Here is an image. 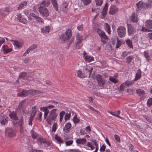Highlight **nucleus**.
Instances as JSON below:
<instances>
[{
	"label": "nucleus",
	"instance_id": "obj_1",
	"mask_svg": "<svg viewBox=\"0 0 152 152\" xmlns=\"http://www.w3.org/2000/svg\"><path fill=\"white\" fill-rule=\"evenodd\" d=\"M57 110L53 109L50 111L49 114L46 118V121L49 124H51L53 121H56L58 116Z\"/></svg>",
	"mask_w": 152,
	"mask_h": 152
},
{
	"label": "nucleus",
	"instance_id": "obj_2",
	"mask_svg": "<svg viewBox=\"0 0 152 152\" xmlns=\"http://www.w3.org/2000/svg\"><path fill=\"white\" fill-rule=\"evenodd\" d=\"M46 7L40 6L38 8L39 11L41 15L45 18L49 15V10Z\"/></svg>",
	"mask_w": 152,
	"mask_h": 152
},
{
	"label": "nucleus",
	"instance_id": "obj_3",
	"mask_svg": "<svg viewBox=\"0 0 152 152\" xmlns=\"http://www.w3.org/2000/svg\"><path fill=\"white\" fill-rule=\"evenodd\" d=\"M5 133L10 137H14L16 135L15 130L12 127H8L5 129Z\"/></svg>",
	"mask_w": 152,
	"mask_h": 152
},
{
	"label": "nucleus",
	"instance_id": "obj_4",
	"mask_svg": "<svg viewBox=\"0 0 152 152\" xmlns=\"http://www.w3.org/2000/svg\"><path fill=\"white\" fill-rule=\"evenodd\" d=\"M117 32L118 36L120 38L124 37L126 34V28L122 26H120L117 29Z\"/></svg>",
	"mask_w": 152,
	"mask_h": 152
},
{
	"label": "nucleus",
	"instance_id": "obj_5",
	"mask_svg": "<svg viewBox=\"0 0 152 152\" xmlns=\"http://www.w3.org/2000/svg\"><path fill=\"white\" fill-rule=\"evenodd\" d=\"M72 33L70 29H67L66 32L63 34L60 37V38L62 41H66L68 39L71 37Z\"/></svg>",
	"mask_w": 152,
	"mask_h": 152
},
{
	"label": "nucleus",
	"instance_id": "obj_6",
	"mask_svg": "<svg viewBox=\"0 0 152 152\" xmlns=\"http://www.w3.org/2000/svg\"><path fill=\"white\" fill-rule=\"evenodd\" d=\"M96 32L101 38V41L104 43L105 42L104 40H103V39L106 40H108V37L105 34L104 32L99 28H98L97 29Z\"/></svg>",
	"mask_w": 152,
	"mask_h": 152
},
{
	"label": "nucleus",
	"instance_id": "obj_7",
	"mask_svg": "<svg viewBox=\"0 0 152 152\" xmlns=\"http://www.w3.org/2000/svg\"><path fill=\"white\" fill-rule=\"evenodd\" d=\"M96 78L99 86L103 87L105 84V82L102 76L98 74L96 76Z\"/></svg>",
	"mask_w": 152,
	"mask_h": 152
},
{
	"label": "nucleus",
	"instance_id": "obj_8",
	"mask_svg": "<svg viewBox=\"0 0 152 152\" xmlns=\"http://www.w3.org/2000/svg\"><path fill=\"white\" fill-rule=\"evenodd\" d=\"M137 7L139 10L145 9L149 7H151V5L149 4L144 3L140 1H139L136 4Z\"/></svg>",
	"mask_w": 152,
	"mask_h": 152
},
{
	"label": "nucleus",
	"instance_id": "obj_9",
	"mask_svg": "<svg viewBox=\"0 0 152 152\" xmlns=\"http://www.w3.org/2000/svg\"><path fill=\"white\" fill-rule=\"evenodd\" d=\"M91 141L93 143L92 145H91V142H88L86 145L89 147L91 150H93L95 148V147L93 146V145H94L96 146V149L95 151L93 152H97L98 148V144L96 143V141L95 140H91Z\"/></svg>",
	"mask_w": 152,
	"mask_h": 152
},
{
	"label": "nucleus",
	"instance_id": "obj_10",
	"mask_svg": "<svg viewBox=\"0 0 152 152\" xmlns=\"http://www.w3.org/2000/svg\"><path fill=\"white\" fill-rule=\"evenodd\" d=\"M127 25V26L128 35L129 36H131L135 31V30L134 27L131 24L128 23Z\"/></svg>",
	"mask_w": 152,
	"mask_h": 152
},
{
	"label": "nucleus",
	"instance_id": "obj_11",
	"mask_svg": "<svg viewBox=\"0 0 152 152\" xmlns=\"http://www.w3.org/2000/svg\"><path fill=\"white\" fill-rule=\"evenodd\" d=\"M84 58L86 62H90L94 60V58L92 56H91L87 54L86 53L84 52L83 53Z\"/></svg>",
	"mask_w": 152,
	"mask_h": 152
},
{
	"label": "nucleus",
	"instance_id": "obj_12",
	"mask_svg": "<svg viewBox=\"0 0 152 152\" xmlns=\"http://www.w3.org/2000/svg\"><path fill=\"white\" fill-rule=\"evenodd\" d=\"M118 8L115 5H112L110 8L109 14L114 15L118 11Z\"/></svg>",
	"mask_w": 152,
	"mask_h": 152
},
{
	"label": "nucleus",
	"instance_id": "obj_13",
	"mask_svg": "<svg viewBox=\"0 0 152 152\" xmlns=\"http://www.w3.org/2000/svg\"><path fill=\"white\" fill-rule=\"evenodd\" d=\"M40 6L45 7H48L50 4V0H40Z\"/></svg>",
	"mask_w": 152,
	"mask_h": 152
},
{
	"label": "nucleus",
	"instance_id": "obj_14",
	"mask_svg": "<svg viewBox=\"0 0 152 152\" xmlns=\"http://www.w3.org/2000/svg\"><path fill=\"white\" fill-rule=\"evenodd\" d=\"M71 124L70 123H66L63 128V131L66 133H68L71 129Z\"/></svg>",
	"mask_w": 152,
	"mask_h": 152
},
{
	"label": "nucleus",
	"instance_id": "obj_15",
	"mask_svg": "<svg viewBox=\"0 0 152 152\" xmlns=\"http://www.w3.org/2000/svg\"><path fill=\"white\" fill-rule=\"evenodd\" d=\"M103 26L105 30L107 32L108 34H110L111 30L110 25L107 23H104Z\"/></svg>",
	"mask_w": 152,
	"mask_h": 152
},
{
	"label": "nucleus",
	"instance_id": "obj_16",
	"mask_svg": "<svg viewBox=\"0 0 152 152\" xmlns=\"http://www.w3.org/2000/svg\"><path fill=\"white\" fill-rule=\"evenodd\" d=\"M37 140L40 144H42L43 143H45L47 145H48V142L46 141L45 140L44 138H43L41 135L39 136L37 138Z\"/></svg>",
	"mask_w": 152,
	"mask_h": 152
},
{
	"label": "nucleus",
	"instance_id": "obj_17",
	"mask_svg": "<svg viewBox=\"0 0 152 152\" xmlns=\"http://www.w3.org/2000/svg\"><path fill=\"white\" fill-rule=\"evenodd\" d=\"M93 70V68H91L90 69L86 67L84 68V71L85 73L86 74V75H89V77H90Z\"/></svg>",
	"mask_w": 152,
	"mask_h": 152
},
{
	"label": "nucleus",
	"instance_id": "obj_18",
	"mask_svg": "<svg viewBox=\"0 0 152 152\" xmlns=\"http://www.w3.org/2000/svg\"><path fill=\"white\" fill-rule=\"evenodd\" d=\"M2 50L5 53H8L12 51V49L9 48L7 45H4L3 46Z\"/></svg>",
	"mask_w": 152,
	"mask_h": 152
},
{
	"label": "nucleus",
	"instance_id": "obj_19",
	"mask_svg": "<svg viewBox=\"0 0 152 152\" xmlns=\"http://www.w3.org/2000/svg\"><path fill=\"white\" fill-rule=\"evenodd\" d=\"M137 93L140 97H144L145 95V92L142 89H139L136 90Z\"/></svg>",
	"mask_w": 152,
	"mask_h": 152
},
{
	"label": "nucleus",
	"instance_id": "obj_20",
	"mask_svg": "<svg viewBox=\"0 0 152 152\" xmlns=\"http://www.w3.org/2000/svg\"><path fill=\"white\" fill-rule=\"evenodd\" d=\"M145 27L149 29L152 28V20H147L145 23Z\"/></svg>",
	"mask_w": 152,
	"mask_h": 152
},
{
	"label": "nucleus",
	"instance_id": "obj_21",
	"mask_svg": "<svg viewBox=\"0 0 152 152\" xmlns=\"http://www.w3.org/2000/svg\"><path fill=\"white\" fill-rule=\"evenodd\" d=\"M27 4V2L26 1H22L21 2L17 8L18 10H20L22 9Z\"/></svg>",
	"mask_w": 152,
	"mask_h": 152
},
{
	"label": "nucleus",
	"instance_id": "obj_22",
	"mask_svg": "<svg viewBox=\"0 0 152 152\" xmlns=\"http://www.w3.org/2000/svg\"><path fill=\"white\" fill-rule=\"evenodd\" d=\"M86 142V140L85 138L77 139L76 141V142L78 144H84Z\"/></svg>",
	"mask_w": 152,
	"mask_h": 152
},
{
	"label": "nucleus",
	"instance_id": "obj_23",
	"mask_svg": "<svg viewBox=\"0 0 152 152\" xmlns=\"http://www.w3.org/2000/svg\"><path fill=\"white\" fill-rule=\"evenodd\" d=\"M9 116L10 118L13 120H17L18 119L17 116H16V112L14 111L11 113L9 115Z\"/></svg>",
	"mask_w": 152,
	"mask_h": 152
},
{
	"label": "nucleus",
	"instance_id": "obj_24",
	"mask_svg": "<svg viewBox=\"0 0 152 152\" xmlns=\"http://www.w3.org/2000/svg\"><path fill=\"white\" fill-rule=\"evenodd\" d=\"M43 111L44 112L43 118L44 119H46L47 118L48 115L49 113V111L48 109L46 107H44L43 109Z\"/></svg>",
	"mask_w": 152,
	"mask_h": 152
},
{
	"label": "nucleus",
	"instance_id": "obj_25",
	"mask_svg": "<svg viewBox=\"0 0 152 152\" xmlns=\"http://www.w3.org/2000/svg\"><path fill=\"white\" fill-rule=\"evenodd\" d=\"M50 27L49 26H46L45 28L41 29V31L42 33H46L49 32Z\"/></svg>",
	"mask_w": 152,
	"mask_h": 152
},
{
	"label": "nucleus",
	"instance_id": "obj_26",
	"mask_svg": "<svg viewBox=\"0 0 152 152\" xmlns=\"http://www.w3.org/2000/svg\"><path fill=\"white\" fill-rule=\"evenodd\" d=\"M26 102L24 100L22 101L19 105V107L20 109H23L26 107Z\"/></svg>",
	"mask_w": 152,
	"mask_h": 152
},
{
	"label": "nucleus",
	"instance_id": "obj_27",
	"mask_svg": "<svg viewBox=\"0 0 152 152\" xmlns=\"http://www.w3.org/2000/svg\"><path fill=\"white\" fill-rule=\"evenodd\" d=\"M141 70L140 69H138L136 74V77L135 78L134 80H137L141 77Z\"/></svg>",
	"mask_w": 152,
	"mask_h": 152
},
{
	"label": "nucleus",
	"instance_id": "obj_28",
	"mask_svg": "<svg viewBox=\"0 0 152 152\" xmlns=\"http://www.w3.org/2000/svg\"><path fill=\"white\" fill-rule=\"evenodd\" d=\"M31 137L34 139L37 138V139L39 136L40 135H39L36 132H34L32 130L31 131Z\"/></svg>",
	"mask_w": 152,
	"mask_h": 152
},
{
	"label": "nucleus",
	"instance_id": "obj_29",
	"mask_svg": "<svg viewBox=\"0 0 152 152\" xmlns=\"http://www.w3.org/2000/svg\"><path fill=\"white\" fill-rule=\"evenodd\" d=\"M128 46L130 48H133V46L132 41L128 39L125 40Z\"/></svg>",
	"mask_w": 152,
	"mask_h": 152
},
{
	"label": "nucleus",
	"instance_id": "obj_30",
	"mask_svg": "<svg viewBox=\"0 0 152 152\" xmlns=\"http://www.w3.org/2000/svg\"><path fill=\"white\" fill-rule=\"evenodd\" d=\"M52 4H53V7L55 10L57 11L58 10V4L56 0H51Z\"/></svg>",
	"mask_w": 152,
	"mask_h": 152
},
{
	"label": "nucleus",
	"instance_id": "obj_31",
	"mask_svg": "<svg viewBox=\"0 0 152 152\" xmlns=\"http://www.w3.org/2000/svg\"><path fill=\"white\" fill-rule=\"evenodd\" d=\"M13 45L16 48H21V44L19 43L18 41L14 40L13 41Z\"/></svg>",
	"mask_w": 152,
	"mask_h": 152
},
{
	"label": "nucleus",
	"instance_id": "obj_32",
	"mask_svg": "<svg viewBox=\"0 0 152 152\" xmlns=\"http://www.w3.org/2000/svg\"><path fill=\"white\" fill-rule=\"evenodd\" d=\"M76 39L77 43H81L83 39L82 36L80 35L79 34H77Z\"/></svg>",
	"mask_w": 152,
	"mask_h": 152
},
{
	"label": "nucleus",
	"instance_id": "obj_33",
	"mask_svg": "<svg viewBox=\"0 0 152 152\" xmlns=\"http://www.w3.org/2000/svg\"><path fill=\"white\" fill-rule=\"evenodd\" d=\"M108 5L106 3L105 5V6L104 8L103 9V11L102 12V13L103 15H105L106 14L107 10H108Z\"/></svg>",
	"mask_w": 152,
	"mask_h": 152
},
{
	"label": "nucleus",
	"instance_id": "obj_34",
	"mask_svg": "<svg viewBox=\"0 0 152 152\" xmlns=\"http://www.w3.org/2000/svg\"><path fill=\"white\" fill-rule=\"evenodd\" d=\"M27 73L25 72H22L20 73L19 75L18 79H23L26 75Z\"/></svg>",
	"mask_w": 152,
	"mask_h": 152
},
{
	"label": "nucleus",
	"instance_id": "obj_35",
	"mask_svg": "<svg viewBox=\"0 0 152 152\" xmlns=\"http://www.w3.org/2000/svg\"><path fill=\"white\" fill-rule=\"evenodd\" d=\"M134 59V57L132 56H129L126 57V62L128 64L130 63Z\"/></svg>",
	"mask_w": 152,
	"mask_h": 152
},
{
	"label": "nucleus",
	"instance_id": "obj_36",
	"mask_svg": "<svg viewBox=\"0 0 152 152\" xmlns=\"http://www.w3.org/2000/svg\"><path fill=\"white\" fill-rule=\"evenodd\" d=\"M109 80L114 83H116L118 82V80L113 77L109 76Z\"/></svg>",
	"mask_w": 152,
	"mask_h": 152
},
{
	"label": "nucleus",
	"instance_id": "obj_37",
	"mask_svg": "<svg viewBox=\"0 0 152 152\" xmlns=\"http://www.w3.org/2000/svg\"><path fill=\"white\" fill-rule=\"evenodd\" d=\"M29 93L34 94H40L41 93V92L40 91L35 90H29Z\"/></svg>",
	"mask_w": 152,
	"mask_h": 152
},
{
	"label": "nucleus",
	"instance_id": "obj_38",
	"mask_svg": "<svg viewBox=\"0 0 152 152\" xmlns=\"http://www.w3.org/2000/svg\"><path fill=\"white\" fill-rule=\"evenodd\" d=\"M77 75L78 77L80 78H83L85 77V75L80 70H78L77 72Z\"/></svg>",
	"mask_w": 152,
	"mask_h": 152
},
{
	"label": "nucleus",
	"instance_id": "obj_39",
	"mask_svg": "<svg viewBox=\"0 0 152 152\" xmlns=\"http://www.w3.org/2000/svg\"><path fill=\"white\" fill-rule=\"evenodd\" d=\"M42 113L41 112H39L38 113L37 115V117H36L37 119L41 121L42 120Z\"/></svg>",
	"mask_w": 152,
	"mask_h": 152
},
{
	"label": "nucleus",
	"instance_id": "obj_40",
	"mask_svg": "<svg viewBox=\"0 0 152 152\" xmlns=\"http://www.w3.org/2000/svg\"><path fill=\"white\" fill-rule=\"evenodd\" d=\"M55 139H56L59 143H62L63 142L62 141L60 137H58L57 135L56 134L55 136Z\"/></svg>",
	"mask_w": 152,
	"mask_h": 152
},
{
	"label": "nucleus",
	"instance_id": "obj_41",
	"mask_svg": "<svg viewBox=\"0 0 152 152\" xmlns=\"http://www.w3.org/2000/svg\"><path fill=\"white\" fill-rule=\"evenodd\" d=\"M65 113L64 111H62L60 112L59 113L60 115V121L61 122L63 119L64 115L65 114Z\"/></svg>",
	"mask_w": 152,
	"mask_h": 152
},
{
	"label": "nucleus",
	"instance_id": "obj_42",
	"mask_svg": "<svg viewBox=\"0 0 152 152\" xmlns=\"http://www.w3.org/2000/svg\"><path fill=\"white\" fill-rule=\"evenodd\" d=\"M131 19L132 22L133 23H135L137 22V19L136 18H135V13H132V15L131 17Z\"/></svg>",
	"mask_w": 152,
	"mask_h": 152
},
{
	"label": "nucleus",
	"instance_id": "obj_43",
	"mask_svg": "<svg viewBox=\"0 0 152 152\" xmlns=\"http://www.w3.org/2000/svg\"><path fill=\"white\" fill-rule=\"evenodd\" d=\"M82 2L85 5H87L91 2V0H81Z\"/></svg>",
	"mask_w": 152,
	"mask_h": 152
},
{
	"label": "nucleus",
	"instance_id": "obj_44",
	"mask_svg": "<svg viewBox=\"0 0 152 152\" xmlns=\"http://www.w3.org/2000/svg\"><path fill=\"white\" fill-rule=\"evenodd\" d=\"M19 126H24L23 118L22 116L18 123Z\"/></svg>",
	"mask_w": 152,
	"mask_h": 152
},
{
	"label": "nucleus",
	"instance_id": "obj_45",
	"mask_svg": "<svg viewBox=\"0 0 152 152\" xmlns=\"http://www.w3.org/2000/svg\"><path fill=\"white\" fill-rule=\"evenodd\" d=\"M144 55L146 59L148 60L150 58V56L148 52L145 51L144 52Z\"/></svg>",
	"mask_w": 152,
	"mask_h": 152
},
{
	"label": "nucleus",
	"instance_id": "obj_46",
	"mask_svg": "<svg viewBox=\"0 0 152 152\" xmlns=\"http://www.w3.org/2000/svg\"><path fill=\"white\" fill-rule=\"evenodd\" d=\"M147 104L148 106L149 107L152 105V98H150L148 99Z\"/></svg>",
	"mask_w": 152,
	"mask_h": 152
},
{
	"label": "nucleus",
	"instance_id": "obj_47",
	"mask_svg": "<svg viewBox=\"0 0 152 152\" xmlns=\"http://www.w3.org/2000/svg\"><path fill=\"white\" fill-rule=\"evenodd\" d=\"M133 82L132 81L129 80H127L125 83H124L125 84V85L127 86H128L131 85L132 83Z\"/></svg>",
	"mask_w": 152,
	"mask_h": 152
},
{
	"label": "nucleus",
	"instance_id": "obj_48",
	"mask_svg": "<svg viewBox=\"0 0 152 152\" xmlns=\"http://www.w3.org/2000/svg\"><path fill=\"white\" fill-rule=\"evenodd\" d=\"M140 129H145L147 127V126L146 124L144 123H140Z\"/></svg>",
	"mask_w": 152,
	"mask_h": 152
},
{
	"label": "nucleus",
	"instance_id": "obj_49",
	"mask_svg": "<svg viewBox=\"0 0 152 152\" xmlns=\"http://www.w3.org/2000/svg\"><path fill=\"white\" fill-rule=\"evenodd\" d=\"M103 0H95L96 4L97 6H101L103 2Z\"/></svg>",
	"mask_w": 152,
	"mask_h": 152
},
{
	"label": "nucleus",
	"instance_id": "obj_50",
	"mask_svg": "<svg viewBox=\"0 0 152 152\" xmlns=\"http://www.w3.org/2000/svg\"><path fill=\"white\" fill-rule=\"evenodd\" d=\"M57 124L56 123H53L52 128V131L55 132L57 128Z\"/></svg>",
	"mask_w": 152,
	"mask_h": 152
},
{
	"label": "nucleus",
	"instance_id": "obj_51",
	"mask_svg": "<svg viewBox=\"0 0 152 152\" xmlns=\"http://www.w3.org/2000/svg\"><path fill=\"white\" fill-rule=\"evenodd\" d=\"M9 118L7 117L6 119H4L3 121H1L0 123L2 125H5L7 124Z\"/></svg>",
	"mask_w": 152,
	"mask_h": 152
},
{
	"label": "nucleus",
	"instance_id": "obj_52",
	"mask_svg": "<svg viewBox=\"0 0 152 152\" xmlns=\"http://www.w3.org/2000/svg\"><path fill=\"white\" fill-rule=\"evenodd\" d=\"M73 121L74 123H78L80 121L77 118L76 115L73 117Z\"/></svg>",
	"mask_w": 152,
	"mask_h": 152
},
{
	"label": "nucleus",
	"instance_id": "obj_53",
	"mask_svg": "<svg viewBox=\"0 0 152 152\" xmlns=\"http://www.w3.org/2000/svg\"><path fill=\"white\" fill-rule=\"evenodd\" d=\"M0 15L4 16H5L6 15V11L5 10L3 9L0 10Z\"/></svg>",
	"mask_w": 152,
	"mask_h": 152
},
{
	"label": "nucleus",
	"instance_id": "obj_54",
	"mask_svg": "<svg viewBox=\"0 0 152 152\" xmlns=\"http://www.w3.org/2000/svg\"><path fill=\"white\" fill-rule=\"evenodd\" d=\"M35 20L38 22H42L43 21V20L42 18L39 17L38 16L35 18Z\"/></svg>",
	"mask_w": 152,
	"mask_h": 152
},
{
	"label": "nucleus",
	"instance_id": "obj_55",
	"mask_svg": "<svg viewBox=\"0 0 152 152\" xmlns=\"http://www.w3.org/2000/svg\"><path fill=\"white\" fill-rule=\"evenodd\" d=\"M19 20L20 22L24 24L26 23L27 22V20L25 18H22L20 19Z\"/></svg>",
	"mask_w": 152,
	"mask_h": 152
},
{
	"label": "nucleus",
	"instance_id": "obj_56",
	"mask_svg": "<svg viewBox=\"0 0 152 152\" xmlns=\"http://www.w3.org/2000/svg\"><path fill=\"white\" fill-rule=\"evenodd\" d=\"M37 48V45L35 44H33L31 47L29 48L30 50H33L34 49H35Z\"/></svg>",
	"mask_w": 152,
	"mask_h": 152
},
{
	"label": "nucleus",
	"instance_id": "obj_57",
	"mask_svg": "<svg viewBox=\"0 0 152 152\" xmlns=\"http://www.w3.org/2000/svg\"><path fill=\"white\" fill-rule=\"evenodd\" d=\"M12 8L10 7H7L5 8L6 12H7L8 13L12 11Z\"/></svg>",
	"mask_w": 152,
	"mask_h": 152
},
{
	"label": "nucleus",
	"instance_id": "obj_58",
	"mask_svg": "<svg viewBox=\"0 0 152 152\" xmlns=\"http://www.w3.org/2000/svg\"><path fill=\"white\" fill-rule=\"evenodd\" d=\"M70 113H66L65 115L64 118L65 120H69L70 118Z\"/></svg>",
	"mask_w": 152,
	"mask_h": 152
},
{
	"label": "nucleus",
	"instance_id": "obj_59",
	"mask_svg": "<svg viewBox=\"0 0 152 152\" xmlns=\"http://www.w3.org/2000/svg\"><path fill=\"white\" fill-rule=\"evenodd\" d=\"M114 137L115 138L117 141L118 142H120V137L119 136L115 134L114 135Z\"/></svg>",
	"mask_w": 152,
	"mask_h": 152
},
{
	"label": "nucleus",
	"instance_id": "obj_60",
	"mask_svg": "<svg viewBox=\"0 0 152 152\" xmlns=\"http://www.w3.org/2000/svg\"><path fill=\"white\" fill-rule=\"evenodd\" d=\"M22 91L23 92V95H24V96H25L27 95L28 92H29V91H28L24 89H23Z\"/></svg>",
	"mask_w": 152,
	"mask_h": 152
},
{
	"label": "nucleus",
	"instance_id": "obj_61",
	"mask_svg": "<svg viewBox=\"0 0 152 152\" xmlns=\"http://www.w3.org/2000/svg\"><path fill=\"white\" fill-rule=\"evenodd\" d=\"M106 146L104 144L102 145V146L100 147V151L101 152L104 151H105Z\"/></svg>",
	"mask_w": 152,
	"mask_h": 152
},
{
	"label": "nucleus",
	"instance_id": "obj_62",
	"mask_svg": "<svg viewBox=\"0 0 152 152\" xmlns=\"http://www.w3.org/2000/svg\"><path fill=\"white\" fill-rule=\"evenodd\" d=\"M126 85H125V84L123 83L121 84V85L120 86V89L122 91L126 87Z\"/></svg>",
	"mask_w": 152,
	"mask_h": 152
},
{
	"label": "nucleus",
	"instance_id": "obj_63",
	"mask_svg": "<svg viewBox=\"0 0 152 152\" xmlns=\"http://www.w3.org/2000/svg\"><path fill=\"white\" fill-rule=\"evenodd\" d=\"M121 46V41L118 40V39L117 44L116 46V48H119Z\"/></svg>",
	"mask_w": 152,
	"mask_h": 152
},
{
	"label": "nucleus",
	"instance_id": "obj_64",
	"mask_svg": "<svg viewBox=\"0 0 152 152\" xmlns=\"http://www.w3.org/2000/svg\"><path fill=\"white\" fill-rule=\"evenodd\" d=\"M73 143V141L72 140H69L67 141H66L65 142V143L66 145L69 146L72 145Z\"/></svg>",
	"mask_w": 152,
	"mask_h": 152
}]
</instances>
